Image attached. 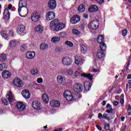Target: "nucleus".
<instances>
[{
	"instance_id": "4468645a",
	"label": "nucleus",
	"mask_w": 131,
	"mask_h": 131,
	"mask_svg": "<svg viewBox=\"0 0 131 131\" xmlns=\"http://www.w3.org/2000/svg\"><path fill=\"white\" fill-rule=\"evenodd\" d=\"M70 21L72 24H76L80 21V17L79 15H75L71 18Z\"/></svg>"
},
{
	"instance_id": "1a4fd4ad",
	"label": "nucleus",
	"mask_w": 131,
	"mask_h": 131,
	"mask_svg": "<svg viewBox=\"0 0 131 131\" xmlns=\"http://www.w3.org/2000/svg\"><path fill=\"white\" fill-rule=\"evenodd\" d=\"M63 96L69 102H71L73 100V96L71 95V93L68 90L63 92Z\"/></svg>"
},
{
	"instance_id": "412c9836",
	"label": "nucleus",
	"mask_w": 131,
	"mask_h": 131,
	"mask_svg": "<svg viewBox=\"0 0 131 131\" xmlns=\"http://www.w3.org/2000/svg\"><path fill=\"white\" fill-rule=\"evenodd\" d=\"M21 95H23L24 98H25V99H29V98H30V96H31L29 91H28L26 89L24 90L21 92Z\"/></svg>"
},
{
	"instance_id": "20e7f679",
	"label": "nucleus",
	"mask_w": 131,
	"mask_h": 131,
	"mask_svg": "<svg viewBox=\"0 0 131 131\" xmlns=\"http://www.w3.org/2000/svg\"><path fill=\"white\" fill-rule=\"evenodd\" d=\"M106 49L107 47L105 46V45H102L100 46V50H98L96 56L98 59H103L105 56V53L104 52H106Z\"/></svg>"
},
{
	"instance_id": "ea45409f",
	"label": "nucleus",
	"mask_w": 131,
	"mask_h": 131,
	"mask_svg": "<svg viewBox=\"0 0 131 131\" xmlns=\"http://www.w3.org/2000/svg\"><path fill=\"white\" fill-rule=\"evenodd\" d=\"M60 40V37H54L51 39L52 42H57Z\"/></svg>"
},
{
	"instance_id": "9d476101",
	"label": "nucleus",
	"mask_w": 131,
	"mask_h": 131,
	"mask_svg": "<svg viewBox=\"0 0 131 131\" xmlns=\"http://www.w3.org/2000/svg\"><path fill=\"white\" fill-rule=\"evenodd\" d=\"M25 29H26L25 26L23 25H19L17 28V32L20 35H24Z\"/></svg>"
},
{
	"instance_id": "69168bd1",
	"label": "nucleus",
	"mask_w": 131,
	"mask_h": 131,
	"mask_svg": "<svg viewBox=\"0 0 131 131\" xmlns=\"http://www.w3.org/2000/svg\"><path fill=\"white\" fill-rule=\"evenodd\" d=\"M127 79H131V75L128 74L127 77Z\"/></svg>"
},
{
	"instance_id": "79ce46f5",
	"label": "nucleus",
	"mask_w": 131,
	"mask_h": 131,
	"mask_svg": "<svg viewBox=\"0 0 131 131\" xmlns=\"http://www.w3.org/2000/svg\"><path fill=\"white\" fill-rule=\"evenodd\" d=\"M72 33L73 34H76V35H78L80 34V32H79L78 30H77L76 29H73L72 30Z\"/></svg>"
},
{
	"instance_id": "a878e982",
	"label": "nucleus",
	"mask_w": 131,
	"mask_h": 131,
	"mask_svg": "<svg viewBox=\"0 0 131 131\" xmlns=\"http://www.w3.org/2000/svg\"><path fill=\"white\" fill-rule=\"evenodd\" d=\"M0 33L1 34V36H2L3 38H5V39H6L7 40L9 39V35H8V33H7V31L2 30Z\"/></svg>"
},
{
	"instance_id": "f03ea898",
	"label": "nucleus",
	"mask_w": 131,
	"mask_h": 131,
	"mask_svg": "<svg viewBox=\"0 0 131 131\" xmlns=\"http://www.w3.org/2000/svg\"><path fill=\"white\" fill-rule=\"evenodd\" d=\"M2 101L3 104H4L6 106L13 103L14 102V96H13L12 92L10 91L8 92L6 95V98H2Z\"/></svg>"
},
{
	"instance_id": "58836bf2",
	"label": "nucleus",
	"mask_w": 131,
	"mask_h": 131,
	"mask_svg": "<svg viewBox=\"0 0 131 131\" xmlns=\"http://www.w3.org/2000/svg\"><path fill=\"white\" fill-rule=\"evenodd\" d=\"M49 46H48V45H47L46 43H43L41 44V45L40 46V50H47V49H48V47Z\"/></svg>"
},
{
	"instance_id": "473e14b6",
	"label": "nucleus",
	"mask_w": 131,
	"mask_h": 131,
	"mask_svg": "<svg viewBox=\"0 0 131 131\" xmlns=\"http://www.w3.org/2000/svg\"><path fill=\"white\" fill-rule=\"evenodd\" d=\"M56 79L58 83H62L63 82V80H64V76L58 75L57 76Z\"/></svg>"
},
{
	"instance_id": "13d9d810",
	"label": "nucleus",
	"mask_w": 131,
	"mask_h": 131,
	"mask_svg": "<svg viewBox=\"0 0 131 131\" xmlns=\"http://www.w3.org/2000/svg\"><path fill=\"white\" fill-rule=\"evenodd\" d=\"M96 126L98 130H102V127L100 126L99 125H96Z\"/></svg>"
},
{
	"instance_id": "ddd939ff",
	"label": "nucleus",
	"mask_w": 131,
	"mask_h": 131,
	"mask_svg": "<svg viewBox=\"0 0 131 131\" xmlns=\"http://www.w3.org/2000/svg\"><path fill=\"white\" fill-rule=\"evenodd\" d=\"M55 17H56V14H55V12L53 11L48 12L46 15L47 20H53V19H54Z\"/></svg>"
},
{
	"instance_id": "a18cd8bd",
	"label": "nucleus",
	"mask_w": 131,
	"mask_h": 131,
	"mask_svg": "<svg viewBox=\"0 0 131 131\" xmlns=\"http://www.w3.org/2000/svg\"><path fill=\"white\" fill-rule=\"evenodd\" d=\"M106 108L110 109L111 111H113V108H112V106L110 105V104L108 103L106 105Z\"/></svg>"
},
{
	"instance_id": "603ef678",
	"label": "nucleus",
	"mask_w": 131,
	"mask_h": 131,
	"mask_svg": "<svg viewBox=\"0 0 131 131\" xmlns=\"http://www.w3.org/2000/svg\"><path fill=\"white\" fill-rule=\"evenodd\" d=\"M126 92H127V90L129 89H131V84L127 83L126 85Z\"/></svg>"
},
{
	"instance_id": "423d86ee",
	"label": "nucleus",
	"mask_w": 131,
	"mask_h": 131,
	"mask_svg": "<svg viewBox=\"0 0 131 131\" xmlns=\"http://www.w3.org/2000/svg\"><path fill=\"white\" fill-rule=\"evenodd\" d=\"M12 4H10L8 5V8L4 10V17L5 20L10 19V11L12 10Z\"/></svg>"
},
{
	"instance_id": "e2e57ef3",
	"label": "nucleus",
	"mask_w": 131,
	"mask_h": 131,
	"mask_svg": "<svg viewBox=\"0 0 131 131\" xmlns=\"http://www.w3.org/2000/svg\"><path fill=\"white\" fill-rule=\"evenodd\" d=\"M130 110H131V106L129 104L128 105L127 111H130Z\"/></svg>"
},
{
	"instance_id": "c756f323",
	"label": "nucleus",
	"mask_w": 131,
	"mask_h": 131,
	"mask_svg": "<svg viewBox=\"0 0 131 131\" xmlns=\"http://www.w3.org/2000/svg\"><path fill=\"white\" fill-rule=\"evenodd\" d=\"M18 43H19L18 41H16V40H11L9 43V46L10 48H16Z\"/></svg>"
},
{
	"instance_id": "7ed1b4c3",
	"label": "nucleus",
	"mask_w": 131,
	"mask_h": 131,
	"mask_svg": "<svg viewBox=\"0 0 131 131\" xmlns=\"http://www.w3.org/2000/svg\"><path fill=\"white\" fill-rule=\"evenodd\" d=\"M82 70L81 68H79L78 70L75 72L74 74V78H76V77H78L79 76H82L83 77H86L90 79V80H92L93 79V76L91 75V74H85V73H82Z\"/></svg>"
},
{
	"instance_id": "0e129e2a",
	"label": "nucleus",
	"mask_w": 131,
	"mask_h": 131,
	"mask_svg": "<svg viewBox=\"0 0 131 131\" xmlns=\"http://www.w3.org/2000/svg\"><path fill=\"white\" fill-rule=\"evenodd\" d=\"M113 111H111V110L109 109V110H107L106 111V113H111V112H112Z\"/></svg>"
},
{
	"instance_id": "c85d7f7f",
	"label": "nucleus",
	"mask_w": 131,
	"mask_h": 131,
	"mask_svg": "<svg viewBox=\"0 0 131 131\" xmlns=\"http://www.w3.org/2000/svg\"><path fill=\"white\" fill-rule=\"evenodd\" d=\"M80 50L81 53H82L83 54H85V53L88 52V47L86 45L81 44L80 45Z\"/></svg>"
},
{
	"instance_id": "bb28decb",
	"label": "nucleus",
	"mask_w": 131,
	"mask_h": 131,
	"mask_svg": "<svg viewBox=\"0 0 131 131\" xmlns=\"http://www.w3.org/2000/svg\"><path fill=\"white\" fill-rule=\"evenodd\" d=\"M92 85H91V83L90 82H85L84 83V90L85 92H89L90 90H91V88Z\"/></svg>"
},
{
	"instance_id": "6e6d98bb",
	"label": "nucleus",
	"mask_w": 131,
	"mask_h": 131,
	"mask_svg": "<svg viewBox=\"0 0 131 131\" xmlns=\"http://www.w3.org/2000/svg\"><path fill=\"white\" fill-rule=\"evenodd\" d=\"M98 118L99 119H102V118H103V115H102V113H99L98 114Z\"/></svg>"
},
{
	"instance_id": "aec40b11",
	"label": "nucleus",
	"mask_w": 131,
	"mask_h": 131,
	"mask_svg": "<svg viewBox=\"0 0 131 131\" xmlns=\"http://www.w3.org/2000/svg\"><path fill=\"white\" fill-rule=\"evenodd\" d=\"M62 62L63 65L69 66V65H71V59L68 57H63L62 60Z\"/></svg>"
},
{
	"instance_id": "5701e85b",
	"label": "nucleus",
	"mask_w": 131,
	"mask_h": 131,
	"mask_svg": "<svg viewBox=\"0 0 131 131\" xmlns=\"http://www.w3.org/2000/svg\"><path fill=\"white\" fill-rule=\"evenodd\" d=\"M97 42L100 45V48H101V46L102 45H104L105 47H106V44L104 42V36L100 35L98 36L97 38Z\"/></svg>"
},
{
	"instance_id": "dca6fc26",
	"label": "nucleus",
	"mask_w": 131,
	"mask_h": 131,
	"mask_svg": "<svg viewBox=\"0 0 131 131\" xmlns=\"http://www.w3.org/2000/svg\"><path fill=\"white\" fill-rule=\"evenodd\" d=\"M16 107L18 111H24L26 109V106L24 104L23 102H19L16 104Z\"/></svg>"
},
{
	"instance_id": "680f3d73",
	"label": "nucleus",
	"mask_w": 131,
	"mask_h": 131,
	"mask_svg": "<svg viewBox=\"0 0 131 131\" xmlns=\"http://www.w3.org/2000/svg\"><path fill=\"white\" fill-rule=\"evenodd\" d=\"M62 129L61 128H58V129H55L53 131H62Z\"/></svg>"
},
{
	"instance_id": "de8ad7c7",
	"label": "nucleus",
	"mask_w": 131,
	"mask_h": 131,
	"mask_svg": "<svg viewBox=\"0 0 131 131\" xmlns=\"http://www.w3.org/2000/svg\"><path fill=\"white\" fill-rule=\"evenodd\" d=\"M127 34V30L125 29L122 31V35L123 36H126V35Z\"/></svg>"
},
{
	"instance_id": "9b49d317",
	"label": "nucleus",
	"mask_w": 131,
	"mask_h": 131,
	"mask_svg": "<svg viewBox=\"0 0 131 131\" xmlns=\"http://www.w3.org/2000/svg\"><path fill=\"white\" fill-rule=\"evenodd\" d=\"M13 83L17 88H22V86H23V82L18 78H15L13 80Z\"/></svg>"
},
{
	"instance_id": "4c0bfd02",
	"label": "nucleus",
	"mask_w": 131,
	"mask_h": 131,
	"mask_svg": "<svg viewBox=\"0 0 131 131\" xmlns=\"http://www.w3.org/2000/svg\"><path fill=\"white\" fill-rule=\"evenodd\" d=\"M31 73L32 75H37V74H38V70L37 69H33V70H31Z\"/></svg>"
},
{
	"instance_id": "09e8293b",
	"label": "nucleus",
	"mask_w": 131,
	"mask_h": 131,
	"mask_svg": "<svg viewBox=\"0 0 131 131\" xmlns=\"http://www.w3.org/2000/svg\"><path fill=\"white\" fill-rule=\"evenodd\" d=\"M96 2H97V3H98V4H99V5H102V4H103L104 3V2H105L104 0H95Z\"/></svg>"
},
{
	"instance_id": "a19ab883",
	"label": "nucleus",
	"mask_w": 131,
	"mask_h": 131,
	"mask_svg": "<svg viewBox=\"0 0 131 131\" xmlns=\"http://www.w3.org/2000/svg\"><path fill=\"white\" fill-rule=\"evenodd\" d=\"M67 73L68 75L71 76L73 75V73H74V71H73V70H68L67 71Z\"/></svg>"
},
{
	"instance_id": "a211bd4d",
	"label": "nucleus",
	"mask_w": 131,
	"mask_h": 131,
	"mask_svg": "<svg viewBox=\"0 0 131 131\" xmlns=\"http://www.w3.org/2000/svg\"><path fill=\"white\" fill-rule=\"evenodd\" d=\"M2 75L4 79H9V78H11L12 74L8 71L5 70L2 72Z\"/></svg>"
},
{
	"instance_id": "393cba45",
	"label": "nucleus",
	"mask_w": 131,
	"mask_h": 131,
	"mask_svg": "<svg viewBox=\"0 0 131 131\" xmlns=\"http://www.w3.org/2000/svg\"><path fill=\"white\" fill-rule=\"evenodd\" d=\"M26 57L27 59H32L35 57V52L29 51L26 53Z\"/></svg>"
},
{
	"instance_id": "774afa93",
	"label": "nucleus",
	"mask_w": 131,
	"mask_h": 131,
	"mask_svg": "<svg viewBox=\"0 0 131 131\" xmlns=\"http://www.w3.org/2000/svg\"><path fill=\"white\" fill-rule=\"evenodd\" d=\"M124 119H125V117H122L121 118V121H124Z\"/></svg>"
},
{
	"instance_id": "b1692460",
	"label": "nucleus",
	"mask_w": 131,
	"mask_h": 131,
	"mask_svg": "<svg viewBox=\"0 0 131 131\" xmlns=\"http://www.w3.org/2000/svg\"><path fill=\"white\" fill-rule=\"evenodd\" d=\"M89 12L90 13H95V12H97L98 11L99 7L97 5H92L88 9Z\"/></svg>"
},
{
	"instance_id": "49530a36",
	"label": "nucleus",
	"mask_w": 131,
	"mask_h": 131,
	"mask_svg": "<svg viewBox=\"0 0 131 131\" xmlns=\"http://www.w3.org/2000/svg\"><path fill=\"white\" fill-rule=\"evenodd\" d=\"M104 128L105 129H110V125L107 123L104 124Z\"/></svg>"
},
{
	"instance_id": "4be33fe9",
	"label": "nucleus",
	"mask_w": 131,
	"mask_h": 131,
	"mask_svg": "<svg viewBox=\"0 0 131 131\" xmlns=\"http://www.w3.org/2000/svg\"><path fill=\"white\" fill-rule=\"evenodd\" d=\"M64 27L65 25L62 23H60L55 26V27H54V30H55V31H60V30H62V29H63V28H64Z\"/></svg>"
},
{
	"instance_id": "39448f33",
	"label": "nucleus",
	"mask_w": 131,
	"mask_h": 131,
	"mask_svg": "<svg viewBox=\"0 0 131 131\" xmlns=\"http://www.w3.org/2000/svg\"><path fill=\"white\" fill-rule=\"evenodd\" d=\"M99 20L96 19L93 20L88 25V27L90 29H92L93 30H97L99 28Z\"/></svg>"
},
{
	"instance_id": "c9c22d12",
	"label": "nucleus",
	"mask_w": 131,
	"mask_h": 131,
	"mask_svg": "<svg viewBox=\"0 0 131 131\" xmlns=\"http://www.w3.org/2000/svg\"><path fill=\"white\" fill-rule=\"evenodd\" d=\"M57 24H58V19H54L50 23V27H54V26H56Z\"/></svg>"
},
{
	"instance_id": "72a5a7b5",
	"label": "nucleus",
	"mask_w": 131,
	"mask_h": 131,
	"mask_svg": "<svg viewBox=\"0 0 131 131\" xmlns=\"http://www.w3.org/2000/svg\"><path fill=\"white\" fill-rule=\"evenodd\" d=\"M7 60V54L4 53L0 55V62H5Z\"/></svg>"
},
{
	"instance_id": "f8f14e48",
	"label": "nucleus",
	"mask_w": 131,
	"mask_h": 131,
	"mask_svg": "<svg viewBox=\"0 0 131 131\" xmlns=\"http://www.w3.org/2000/svg\"><path fill=\"white\" fill-rule=\"evenodd\" d=\"M32 106L35 110H40L41 109V105L40 102L38 101H34L32 103Z\"/></svg>"
},
{
	"instance_id": "e433bc0d",
	"label": "nucleus",
	"mask_w": 131,
	"mask_h": 131,
	"mask_svg": "<svg viewBox=\"0 0 131 131\" xmlns=\"http://www.w3.org/2000/svg\"><path fill=\"white\" fill-rule=\"evenodd\" d=\"M7 68H8V64L5 63L0 64V71H3L4 69H7Z\"/></svg>"
},
{
	"instance_id": "864d4df0",
	"label": "nucleus",
	"mask_w": 131,
	"mask_h": 131,
	"mask_svg": "<svg viewBox=\"0 0 131 131\" xmlns=\"http://www.w3.org/2000/svg\"><path fill=\"white\" fill-rule=\"evenodd\" d=\"M9 35H10L11 36H14V31L11 30L10 31H9Z\"/></svg>"
},
{
	"instance_id": "bf43d9fd",
	"label": "nucleus",
	"mask_w": 131,
	"mask_h": 131,
	"mask_svg": "<svg viewBox=\"0 0 131 131\" xmlns=\"http://www.w3.org/2000/svg\"><path fill=\"white\" fill-rule=\"evenodd\" d=\"M128 66H129V61H127V65L126 66V70L127 71L128 69Z\"/></svg>"
},
{
	"instance_id": "8fccbe9b",
	"label": "nucleus",
	"mask_w": 131,
	"mask_h": 131,
	"mask_svg": "<svg viewBox=\"0 0 131 131\" xmlns=\"http://www.w3.org/2000/svg\"><path fill=\"white\" fill-rule=\"evenodd\" d=\"M120 103H121V104H122V107L124 106V99H123V98H121L120 99Z\"/></svg>"
},
{
	"instance_id": "4d7b16f0",
	"label": "nucleus",
	"mask_w": 131,
	"mask_h": 131,
	"mask_svg": "<svg viewBox=\"0 0 131 131\" xmlns=\"http://www.w3.org/2000/svg\"><path fill=\"white\" fill-rule=\"evenodd\" d=\"M60 51H61V49L59 47H56L55 49V51L57 53H58V52H60Z\"/></svg>"
},
{
	"instance_id": "2eb2a0df",
	"label": "nucleus",
	"mask_w": 131,
	"mask_h": 131,
	"mask_svg": "<svg viewBox=\"0 0 131 131\" xmlns=\"http://www.w3.org/2000/svg\"><path fill=\"white\" fill-rule=\"evenodd\" d=\"M50 104L53 108H59L60 105H61V103L58 100H51L50 102Z\"/></svg>"
},
{
	"instance_id": "c03bdc74",
	"label": "nucleus",
	"mask_w": 131,
	"mask_h": 131,
	"mask_svg": "<svg viewBox=\"0 0 131 131\" xmlns=\"http://www.w3.org/2000/svg\"><path fill=\"white\" fill-rule=\"evenodd\" d=\"M102 118H104V119H107V120H110V118L108 117V115L106 113L103 114Z\"/></svg>"
},
{
	"instance_id": "052dcab7",
	"label": "nucleus",
	"mask_w": 131,
	"mask_h": 131,
	"mask_svg": "<svg viewBox=\"0 0 131 131\" xmlns=\"http://www.w3.org/2000/svg\"><path fill=\"white\" fill-rule=\"evenodd\" d=\"M115 87L114 86H113L112 88H111V89L110 90H108V93H111V92H112V91H113V90H114V88H115Z\"/></svg>"
},
{
	"instance_id": "2f4dec72",
	"label": "nucleus",
	"mask_w": 131,
	"mask_h": 131,
	"mask_svg": "<svg viewBox=\"0 0 131 131\" xmlns=\"http://www.w3.org/2000/svg\"><path fill=\"white\" fill-rule=\"evenodd\" d=\"M78 11L79 12V13H83L84 11H85V7L83 4H81L78 7Z\"/></svg>"
},
{
	"instance_id": "37998d69",
	"label": "nucleus",
	"mask_w": 131,
	"mask_h": 131,
	"mask_svg": "<svg viewBox=\"0 0 131 131\" xmlns=\"http://www.w3.org/2000/svg\"><path fill=\"white\" fill-rule=\"evenodd\" d=\"M65 44L67 46H68L69 47H72L73 46V43H72V42L70 41H66L65 42Z\"/></svg>"
},
{
	"instance_id": "f257e3e1",
	"label": "nucleus",
	"mask_w": 131,
	"mask_h": 131,
	"mask_svg": "<svg viewBox=\"0 0 131 131\" xmlns=\"http://www.w3.org/2000/svg\"><path fill=\"white\" fill-rule=\"evenodd\" d=\"M27 5L25 0H20L18 4V13L20 17H26L28 15V8L26 6Z\"/></svg>"
},
{
	"instance_id": "5fc2aeb1",
	"label": "nucleus",
	"mask_w": 131,
	"mask_h": 131,
	"mask_svg": "<svg viewBox=\"0 0 131 131\" xmlns=\"http://www.w3.org/2000/svg\"><path fill=\"white\" fill-rule=\"evenodd\" d=\"M119 104V102L117 101H114L113 105L115 106H118V104Z\"/></svg>"
},
{
	"instance_id": "cd10ccee",
	"label": "nucleus",
	"mask_w": 131,
	"mask_h": 131,
	"mask_svg": "<svg viewBox=\"0 0 131 131\" xmlns=\"http://www.w3.org/2000/svg\"><path fill=\"white\" fill-rule=\"evenodd\" d=\"M20 51L23 53L24 52H26V51L28 50V47L27 46V44L24 43L20 45Z\"/></svg>"
},
{
	"instance_id": "f704fd0d",
	"label": "nucleus",
	"mask_w": 131,
	"mask_h": 131,
	"mask_svg": "<svg viewBox=\"0 0 131 131\" xmlns=\"http://www.w3.org/2000/svg\"><path fill=\"white\" fill-rule=\"evenodd\" d=\"M35 30L37 32H38L39 33H41V32L43 31V28L42 27V26L39 25L36 27Z\"/></svg>"
},
{
	"instance_id": "6e6552de",
	"label": "nucleus",
	"mask_w": 131,
	"mask_h": 131,
	"mask_svg": "<svg viewBox=\"0 0 131 131\" xmlns=\"http://www.w3.org/2000/svg\"><path fill=\"white\" fill-rule=\"evenodd\" d=\"M31 18L33 22H37L40 20V14L37 12H34L32 13Z\"/></svg>"
},
{
	"instance_id": "7c9ffc66",
	"label": "nucleus",
	"mask_w": 131,
	"mask_h": 131,
	"mask_svg": "<svg viewBox=\"0 0 131 131\" xmlns=\"http://www.w3.org/2000/svg\"><path fill=\"white\" fill-rule=\"evenodd\" d=\"M42 99L43 101L46 102L47 104L49 103V96L47 95V94H43L42 95Z\"/></svg>"
},
{
	"instance_id": "6ab92c4d",
	"label": "nucleus",
	"mask_w": 131,
	"mask_h": 131,
	"mask_svg": "<svg viewBox=\"0 0 131 131\" xmlns=\"http://www.w3.org/2000/svg\"><path fill=\"white\" fill-rule=\"evenodd\" d=\"M48 6L50 9L52 10H54V9H56V7H57V3L55 0H50L48 2Z\"/></svg>"
},
{
	"instance_id": "0eeeda50",
	"label": "nucleus",
	"mask_w": 131,
	"mask_h": 131,
	"mask_svg": "<svg viewBox=\"0 0 131 131\" xmlns=\"http://www.w3.org/2000/svg\"><path fill=\"white\" fill-rule=\"evenodd\" d=\"M75 63L76 65H78V66H82L84 63V60L82 57L76 55L75 56Z\"/></svg>"
},
{
	"instance_id": "3c124183",
	"label": "nucleus",
	"mask_w": 131,
	"mask_h": 131,
	"mask_svg": "<svg viewBox=\"0 0 131 131\" xmlns=\"http://www.w3.org/2000/svg\"><path fill=\"white\" fill-rule=\"evenodd\" d=\"M42 78H39L37 79V82H38V83H42Z\"/></svg>"
},
{
	"instance_id": "f3484780",
	"label": "nucleus",
	"mask_w": 131,
	"mask_h": 131,
	"mask_svg": "<svg viewBox=\"0 0 131 131\" xmlns=\"http://www.w3.org/2000/svg\"><path fill=\"white\" fill-rule=\"evenodd\" d=\"M82 89L81 84H75L74 85V91L75 93H80L82 91Z\"/></svg>"
},
{
	"instance_id": "338daca9",
	"label": "nucleus",
	"mask_w": 131,
	"mask_h": 131,
	"mask_svg": "<svg viewBox=\"0 0 131 131\" xmlns=\"http://www.w3.org/2000/svg\"><path fill=\"white\" fill-rule=\"evenodd\" d=\"M106 101H105V100H103V101H102V106H105V105H106Z\"/></svg>"
}]
</instances>
